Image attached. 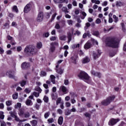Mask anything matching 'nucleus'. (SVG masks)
<instances>
[{"mask_svg":"<svg viewBox=\"0 0 126 126\" xmlns=\"http://www.w3.org/2000/svg\"><path fill=\"white\" fill-rule=\"evenodd\" d=\"M106 45L112 48H118L119 47V41L115 38H109L106 42Z\"/></svg>","mask_w":126,"mask_h":126,"instance_id":"1","label":"nucleus"},{"mask_svg":"<svg viewBox=\"0 0 126 126\" xmlns=\"http://www.w3.org/2000/svg\"><path fill=\"white\" fill-rule=\"evenodd\" d=\"M24 52L28 53V54H30L32 56H35V55L38 53V50L35 46L30 45L25 48Z\"/></svg>","mask_w":126,"mask_h":126,"instance_id":"2","label":"nucleus"},{"mask_svg":"<svg viewBox=\"0 0 126 126\" xmlns=\"http://www.w3.org/2000/svg\"><path fill=\"white\" fill-rule=\"evenodd\" d=\"M115 98H116V96L115 95H111V96H108L106 99V100H104L101 101V104L103 106H108V105H109V104L111 103V102H113V101L115 100Z\"/></svg>","mask_w":126,"mask_h":126,"instance_id":"3","label":"nucleus"},{"mask_svg":"<svg viewBox=\"0 0 126 126\" xmlns=\"http://www.w3.org/2000/svg\"><path fill=\"white\" fill-rule=\"evenodd\" d=\"M78 77L81 79L84 80H89V76L85 72L81 71L78 75Z\"/></svg>","mask_w":126,"mask_h":126,"instance_id":"4","label":"nucleus"},{"mask_svg":"<svg viewBox=\"0 0 126 126\" xmlns=\"http://www.w3.org/2000/svg\"><path fill=\"white\" fill-rule=\"evenodd\" d=\"M55 45H59V43L57 42L51 43L50 44V48L49 49V53L53 54L55 51H56V47L55 46Z\"/></svg>","mask_w":126,"mask_h":126,"instance_id":"5","label":"nucleus"},{"mask_svg":"<svg viewBox=\"0 0 126 126\" xmlns=\"http://www.w3.org/2000/svg\"><path fill=\"white\" fill-rule=\"evenodd\" d=\"M43 19H44V13L40 12L37 15L36 21L37 22H42V21H43Z\"/></svg>","mask_w":126,"mask_h":126,"instance_id":"6","label":"nucleus"},{"mask_svg":"<svg viewBox=\"0 0 126 126\" xmlns=\"http://www.w3.org/2000/svg\"><path fill=\"white\" fill-rule=\"evenodd\" d=\"M93 56L94 60L98 59V58H99V57L101 56V51L99 50H97L95 52L94 51L93 52Z\"/></svg>","mask_w":126,"mask_h":126,"instance_id":"7","label":"nucleus"},{"mask_svg":"<svg viewBox=\"0 0 126 126\" xmlns=\"http://www.w3.org/2000/svg\"><path fill=\"white\" fill-rule=\"evenodd\" d=\"M120 121V119H115L114 118L110 120L108 123V125L109 126H114V125H116V123H118V122Z\"/></svg>","mask_w":126,"mask_h":126,"instance_id":"8","label":"nucleus"},{"mask_svg":"<svg viewBox=\"0 0 126 126\" xmlns=\"http://www.w3.org/2000/svg\"><path fill=\"white\" fill-rule=\"evenodd\" d=\"M24 10L25 13H28V12L31 10V4L29 3L27 4L24 8Z\"/></svg>","mask_w":126,"mask_h":126,"instance_id":"9","label":"nucleus"},{"mask_svg":"<svg viewBox=\"0 0 126 126\" xmlns=\"http://www.w3.org/2000/svg\"><path fill=\"white\" fill-rule=\"evenodd\" d=\"M15 73V72L13 70L9 71L6 73L7 75L8 76V77L10 78H14V74Z\"/></svg>","mask_w":126,"mask_h":126,"instance_id":"10","label":"nucleus"},{"mask_svg":"<svg viewBox=\"0 0 126 126\" xmlns=\"http://www.w3.org/2000/svg\"><path fill=\"white\" fill-rule=\"evenodd\" d=\"M60 90H61L63 93L66 94L67 93L68 90L64 86H62L60 88Z\"/></svg>","mask_w":126,"mask_h":126,"instance_id":"11","label":"nucleus"},{"mask_svg":"<svg viewBox=\"0 0 126 126\" xmlns=\"http://www.w3.org/2000/svg\"><path fill=\"white\" fill-rule=\"evenodd\" d=\"M91 46H92V44L89 41H88L84 45V49L85 50H88V49L91 48Z\"/></svg>","mask_w":126,"mask_h":126,"instance_id":"12","label":"nucleus"},{"mask_svg":"<svg viewBox=\"0 0 126 126\" xmlns=\"http://www.w3.org/2000/svg\"><path fill=\"white\" fill-rule=\"evenodd\" d=\"M91 73L93 75H94V76H97L98 78H100L101 77V74L100 73L95 72L94 70L91 71Z\"/></svg>","mask_w":126,"mask_h":126,"instance_id":"13","label":"nucleus"},{"mask_svg":"<svg viewBox=\"0 0 126 126\" xmlns=\"http://www.w3.org/2000/svg\"><path fill=\"white\" fill-rule=\"evenodd\" d=\"M30 66V64H29V63H27L26 62H24L22 64V68H28V67H29Z\"/></svg>","mask_w":126,"mask_h":126,"instance_id":"14","label":"nucleus"},{"mask_svg":"<svg viewBox=\"0 0 126 126\" xmlns=\"http://www.w3.org/2000/svg\"><path fill=\"white\" fill-rule=\"evenodd\" d=\"M18 115L20 116V117H22L24 115V109L20 108L18 111Z\"/></svg>","mask_w":126,"mask_h":126,"instance_id":"15","label":"nucleus"},{"mask_svg":"<svg viewBox=\"0 0 126 126\" xmlns=\"http://www.w3.org/2000/svg\"><path fill=\"white\" fill-rule=\"evenodd\" d=\"M77 60V56L74 55L71 57V61L73 63H76V60Z\"/></svg>","mask_w":126,"mask_h":126,"instance_id":"16","label":"nucleus"},{"mask_svg":"<svg viewBox=\"0 0 126 126\" xmlns=\"http://www.w3.org/2000/svg\"><path fill=\"white\" fill-rule=\"evenodd\" d=\"M63 118L62 116H60L58 120V123L59 124V125H60V126H62V125H63Z\"/></svg>","mask_w":126,"mask_h":126,"instance_id":"17","label":"nucleus"},{"mask_svg":"<svg viewBox=\"0 0 126 126\" xmlns=\"http://www.w3.org/2000/svg\"><path fill=\"white\" fill-rule=\"evenodd\" d=\"M50 78L51 82H52L53 84H56V76L54 75H50Z\"/></svg>","mask_w":126,"mask_h":126,"instance_id":"18","label":"nucleus"},{"mask_svg":"<svg viewBox=\"0 0 126 126\" xmlns=\"http://www.w3.org/2000/svg\"><path fill=\"white\" fill-rule=\"evenodd\" d=\"M90 62V59L88 57H85L83 59L82 63H87Z\"/></svg>","mask_w":126,"mask_h":126,"instance_id":"19","label":"nucleus"},{"mask_svg":"<svg viewBox=\"0 0 126 126\" xmlns=\"http://www.w3.org/2000/svg\"><path fill=\"white\" fill-rule=\"evenodd\" d=\"M116 5V6H119L121 7V6H124V5H125V3L122 1H117Z\"/></svg>","mask_w":126,"mask_h":126,"instance_id":"20","label":"nucleus"},{"mask_svg":"<svg viewBox=\"0 0 126 126\" xmlns=\"http://www.w3.org/2000/svg\"><path fill=\"white\" fill-rule=\"evenodd\" d=\"M26 104L27 106H32V105H33V102H32V100L30 99H27Z\"/></svg>","mask_w":126,"mask_h":126,"instance_id":"21","label":"nucleus"},{"mask_svg":"<svg viewBox=\"0 0 126 126\" xmlns=\"http://www.w3.org/2000/svg\"><path fill=\"white\" fill-rule=\"evenodd\" d=\"M42 47H43V45L42 44V42H39L36 43V48L37 49H38L40 50V49H41Z\"/></svg>","mask_w":126,"mask_h":126,"instance_id":"22","label":"nucleus"},{"mask_svg":"<svg viewBox=\"0 0 126 126\" xmlns=\"http://www.w3.org/2000/svg\"><path fill=\"white\" fill-rule=\"evenodd\" d=\"M87 36H88V37H90L91 36L90 32H85V33H84V34L83 35V38L84 39L86 38Z\"/></svg>","mask_w":126,"mask_h":126,"instance_id":"23","label":"nucleus"},{"mask_svg":"<svg viewBox=\"0 0 126 126\" xmlns=\"http://www.w3.org/2000/svg\"><path fill=\"white\" fill-rule=\"evenodd\" d=\"M38 122L36 120H32L31 121V124L32 126H36Z\"/></svg>","mask_w":126,"mask_h":126,"instance_id":"24","label":"nucleus"},{"mask_svg":"<svg viewBox=\"0 0 126 126\" xmlns=\"http://www.w3.org/2000/svg\"><path fill=\"white\" fill-rule=\"evenodd\" d=\"M60 39L62 40V41H65V40H66V36L63 35H61L60 36Z\"/></svg>","mask_w":126,"mask_h":126,"instance_id":"25","label":"nucleus"},{"mask_svg":"<svg viewBox=\"0 0 126 126\" xmlns=\"http://www.w3.org/2000/svg\"><path fill=\"white\" fill-rule=\"evenodd\" d=\"M27 83V81L22 80L20 82L21 86L23 87L25 85H26V83Z\"/></svg>","mask_w":126,"mask_h":126,"instance_id":"26","label":"nucleus"},{"mask_svg":"<svg viewBox=\"0 0 126 126\" xmlns=\"http://www.w3.org/2000/svg\"><path fill=\"white\" fill-rule=\"evenodd\" d=\"M15 109H18V108H21V103L18 102L14 106Z\"/></svg>","mask_w":126,"mask_h":126,"instance_id":"27","label":"nucleus"},{"mask_svg":"<svg viewBox=\"0 0 126 126\" xmlns=\"http://www.w3.org/2000/svg\"><path fill=\"white\" fill-rule=\"evenodd\" d=\"M56 71L59 74H62L63 72V70L60 68L59 69H56Z\"/></svg>","mask_w":126,"mask_h":126,"instance_id":"28","label":"nucleus"},{"mask_svg":"<svg viewBox=\"0 0 126 126\" xmlns=\"http://www.w3.org/2000/svg\"><path fill=\"white\" fill-rule=\"evenodd\" d=\"M62 11L65 14L68 13V11L67 10V8L66 7H63Z\"/></svg>","mask_w":126,"mask_h":126,"instance_id":"29","label":"nucleus"},{"mask_svg":"<svg viewBox=\"0 0 126 126\" xmlns=\"http://www.w3.org/2000/svg\"><path fill=\"white\" fill-rule=\"evenodd\" d=\"M43 101L45 103H48V102H49V97L47 96L46 95H45L43 97Z\"/></svg>","mask_w":126,"mask_h":126,"instance_id":"30","label":"nucleus"},{"mask_svg":"<svg viewBox=\"0 0 126 126\" xmlns=\"http://www.w3.org/2000/svg\"><path fill=\"white\" fill-rule=\"evenodd\" d=\"M34 90L35 91H37V92H39V93H41V92H42V89H41L39 87H36L34 88Z\"/></svg>","mask_w":126,"mask_h":126,"instance_id":"31","label":"nucleus"},{"mask_svg":"<svg viewBox=\"0 0 126 126\" xmlns=\"http://www.w3.org/2000/svg\"><path fill=\"white\" fill-rule=\"evenodd\" d=\"M71 41V33L70 32L68 33V43H69Z\"/></svg>","mask_w":126,"mask_h":126,"instance_id":"32","label":"nucleus"},{"mask_svg":"<svg viewBox=\"0 0 126 126\" xmlns=\"http://www.w3.org/2000/svg\"><path fill=\"white\" fill-rule=\"evenodd\" d=\"M6 106H11L12 105V101L11 100H7L6 101Z\"/></svg>","mask_w":126,"mask_h":126,"instance_id":"33","label":"nucleus"},{"mask_svg":"<svg viewBox=\"0 0 126 126\" xmlns=\"http://www.w3.org/2000/svg\"><path fill=\"white\" fill-rule=\"evenodd\" d=\"M58 13L57 12H55L54 14L52 15V18H51V21H53V20H55V18H56V16H57Z\"/></svg>","mask_w":126,"mask_h":126,"instance_id":"34","label":"nucleus"},{"mask_svg":"<svg viewBox=\"0 0 126 126\" xmlns=\"http://www.w3.org/2000/svg\"><path fill=\"white\" fill-rule=\"evenodd\" d=\"M23 116L25 118H29V117H30V113L29 112H26L25 113H24Z\"/></svg>","mask_w":126,"mask_h":126,"instance_id":"35","label":"nucleus"},{"mask_svg":"<svg viewBox=\"0 0 126 126\" xmlns=\"http://www.w3.org/2000/svg\"><path fill=\"white\" fill-rule=\"evenodd\" d=\"M0 119H1V120L4 119V115H3V112L2 111L0 112Z\"/></svg>","mask_w":126,"mask_h":126,"instance_id":"36","label":"nucleus"},{"mask_svg":"<svg viewBox=\"0 0 126 126\" xmlns=\"http://www.w3.org/2000/svg\"><path fill=\"white\" fill-rule=\"evenodd\" d=\"M65 0H54V2H56L57 3H62Z\"/></svg>","mask_w":126,"mask_h":126,"instance_id":"37","label":"nucleus"},{"mask_svg":"<svg viewBox=\"0 0 126 126\" xmlns=\"http://www.w3.org/2000/svg\"><path fill=\"white\" fill-rule=\"evenodd\" d=\"M113 18L115 20V22L117 23L119 21V18H118L116 15L113 16Z\"/></svg>","mask_w":126,"mask_h":126,"instance_id":"38","label":"nucleus"},{"mask_svg":"<svg viewBox=\"0 0 126 126\" xmlns=\"http://www.w3.org/2000/svg\"><path fill=\"white\" fill-rule=\"evenodd\" d=\"M12 97H13V99H14V100L16 99V98H18V94L15 93L13 94L12 95Z\"/></svg>","mask_w":126,"mask_h":126,"instance_id":"39","label":"nucleus"},{"mask_svg":"<svg viewBox=\"0 0 126 126\" xmlns=\"http://www.w3.org/2000/svg\"><path fill=\"white\" fill-rule=\"evenodd\" d=\"M32 94L35 96V97H38L39 96H40V94L39 93H37L36 92H34Z\"/></svg>","mask_w":126,"mask_h":126,"instance_id":"40","label":"nucleus"},{"mask_svg":"<svg viewBox=\"0 0 126 126\" xmlns=\"http://www.w3.org/2000/svg\"><path fill=\"white\" fill-rule=\"evenodd\" d=\"M55 29H61V26H60V24L59 23H56L55 26Z\"/></svg>","mask_w":126,"mask_h":126,"instance_id":"41","label":"nucleus"},{"mask_svg":"<svg viewBox=\"0 0 126 126\" xmlns=\"http://www.w3.org/2000/svg\"><path fill=\"white\" fill-rule=\"evenodd\" d=\"M65 106L67 108H69V107H70V106H71V104L69 102H66L65 103Z\"/></svg>","mask_w":126,"mask_h":126,"instance_id":"42","label":"nucleus"},{"mask_svg":"<svg viewBox=\"0 0 126 126\" xmlns=\"http://www.w3.org/2000/svg\"><path fill=\"white\" fill-rule=\"evenodd\" d=\"M62 101V98L59 97L57 99V101H56V104L59 105Z\"/></svg>","mask_w":126,"mask_h":126,"instance_id":"43","label":"nucleus"},{"mask_svg":"<svg viewBox=\"0 0 126 126\" xmlns=\"http://www.w3.org/2000/svg\"><path fill=\"white\" fill-rule=\"evenodd\" d=\"M49 36H50V33H49V32H46L43 34V37H45V38H48Z\"/></svg>","mask_w":126,"mask_h":126,"instance_id":"44","label":"nucleus"},{"mask_svg":"<svg viewBox=\"0 0 126 126\" xmlns=\"http://www.w3.org/2000/svg\"><path fill=\"white\" fill-rule=\"evenodd\" d=\"M49 116H50V112L46 113L44 114V118H45V119H47V118H49Z\"/></svg>","mask_w":126,"mask_h":126,"instance_id":"45","label":"nucleus"},{"mask_svg":"<svg viewBox=\"0 0 126 126\" xmlns=\"http://www.w3.org/2000/svg\"><path fill=\"white\" fill-rule=\"evenodd\" d=\"M93 35H94V36H99V32L98 31H95L93 33Z\"/></svg>","mask_w":126,"mask_h":126,"instance_id":"46","label":"nucleus"},{"mask_svg":"<svg viewBox=\"0 0 126 126\" xmlns=\"http://www.w3.org/2000/svg\"><path fill=\"white\" fill-rule=\"evenodd\" d=\"M67 23H68V25H72L73 23V21L71 20H69L67 21Z\"/></svg>","mask_w":126,"mask_h":126,"instance_id":"47","label":"nucleus"},{"mask_svg":"<svg viewBox=\"0 0 126 126\" xmlns=\"http://www.w3.org/2000/svg\"><path fill=\"white\" fill-rule=\"evenodd\" d=\"M92 42H93L94 45H98V42L93 38H92Z\"/></svg>","mask_w":126,"mask_h":126,"instance_id":"48","label":"nucleus"},{"mask_svg":"<svg viewBox=\"0 0 126 126\" xmlns=\"http://www.w3.org/2000/svg\"><path fill=\"white\" fill-rule=\"evenodd\" d=\"M13 10L14 11H15L16 12H18V9H17V6H14L13 7Z\"/></svg>","mask_w":126,"mask_h":126,"instance_id":"49","label":"nucleus"},{"mask_svg":"<svg viewBox=\"0 0 126 126\" xmlns=\"http://www.w3.org/2000/svg\"><path fill=\"white\" fill-rule=\"evenodd\" d=\"M101 19L97 18L96 21H95V23L96 24H100V23H101Z\"/></svg>","mask_w":126,"mask_h":126,"instance_id":"50","label":"nucleus"},{"mask_svg":"<svg viewBox=\"0 0 126 126\" xmlns=\"http://www.w3.org/2000/svg\"><path fill=\"white\" fill-rule=\"evenodd\" d=\"M50 41H56L57 40V37L56 36H52L50 38Z\"/></svg>","mask_w":126,"mask_h":126,"instance_id":"51","label":"nucleus"},{"mask_svg":"<svg viewBox=\"0 0 126 126\" xmlns=\"http://www.w3.org/2000/svg\"><path fill=\"white\" fill-rule=\"evenodd\" d=\"M84 115L85 116V117H86V118H90L91 117V115L88 113H84Z\"/></svg>","mask_w":126,"mask_h":126,"instance_id":"52","label":"nucleus"},{"mask_svg":"<svg viewBox=\"0 0 126 126\" xmlns=\"http://www.w3.org/2000/svg\"><path fill=\"white\" fill-rule=\"evenodd\" d=\"M9 114L11 115V117H12L13 118H15L16 117V115H15V114H14L12 111H10Z\"/></svg>","mask_w":126,"mask_h":126,"instance_id":"53","label":"nucleus"},{"mask_svg":"<svg viewBox=\"0 0 126 126\" xmlns=\"http://www.w3.org/2000/svg\"><path fill=\"white\" fill-rule=\"evenodd\" d=\"M41 76H46V75H47V73L44 71H42L41 72Z\"/></svg>","mask_w":126,"mask_h":126,"instance_id":"54","label":"nucleus"},{"mask_svg":"<svg viewBox=\"0 0 126 126\" xmlns=\"http://www.w3.org/2000/svg\"><path fill=\"white\" fill-rule=\"evenodd\" d=\"M47 121L49 123H54V119L53 118L49 119Z\"/></svg>","mask_w":126,"mask_h":126,"instance_id":"55","label":"nucleus"},{"mask_svg":"<svg viewBox=\"0 0 126 126\" xmlns=\"http://www.w3.org/2000/svg\"><path fill=\"white\" fill-rule=\"evenodd\" d=\"M7 38L8 40H9L10 41H11V42L12 41H13V38H12V37H11L9 35L7 36Z\"/></svg>","mask_w":126,"mask_h":126,"instance_id":"56","label":"nucleus"},{"mask_svg":"<svg viewBox=\"0 0 126 126\" xmlns=\"http://www.w3.org/2000/svg\"><path fill=\"white\" fill-rule=\"evenodd\" d=\"M64 84H65V85H68V84H69V82H68V80H64Z\"/></svg>","mask_w":126,"mask_h":126,"instance_id":"57","label":"nucleus"},{"mask_svg":"<svg viewBox=\"0 0 126 126\" xmlns=\"http://www.w3.org/2000/svg\"><path fill=\"white\" fill-rule=\"evenodd\" d=\"M57 113H58V114L60 115H62V114H63V110H62L61 109H59L57 110Z\"/></svg>","mask_w":126,"mask_h":126,"instance_id":"58","label":"nucleus"},{"mask_svg":"<svg viewBox=\"0 0 126 126\" xmlns=\"http://www.w3.org/2000/svg\"><path fill=\"white\" fill-rule=\"evenodd\" d=\"M25 120H21L20 121H19V123L18 124V126H21L22 125V122H25Z\"/></svg>","mask_w":126,"mask_h":126,"instance_id":"59","label":"nucleus"},{"mask_svg":"<svg viewBox=\"0 0 126 126\" xmlns=\"http://www.w3.org/2000/svg\"><path fill=\"white\" fill-rule=\"evenodd\" d=\"M25 92H26V93H30V92H31V90L29 89H26L25 90Z\"/></svg>","mask_w":126,"mask_h":126,"instance_id":"60","label":"nucleus"},{"mask_svg":"<svg viewBox=\"0 0 126 126\" xmlns=\"http://www.w3.org/2000/svg\"><path fill=\"white\" fill-rule=\"evenodd\" d=\"M108 4V1H104L102 4V5L103 6H106V5H107Z\"/></svg>","mask_w":126,"mask_h":126,"instance_id":"61","label":"nucleus"},{"mask_svg":"<svg viewBox=\"0 0 126 126\" xmlns=\"http://www.w3.org/2000/svg\"><path fill=\"white\" fill-rule=\"evenodd\" d=\"M35 108L36 110H39V109H40V105L36 103L35 104Z\"/></svg>","mask_w":126,"mask_h":126,"instance_id":"62","label":"nucleus"},{"mask_svg":"<svg viewBox=\"0 0 126 126\" xmlns=\"http://www.w3.org/2000/svg\"><path fill=\"white\" fill-rule=\"evenodd\" d=\"M60 108L62 110H63L64 109V106H63V102H62L61 105H60Z\"/></svg>","mask_w":126,"mask_h":126,"instance_id":"63","label":"nucleus"},{"mask_svg":"<svg viewBox=\"0 0 126 126\" xmlns=\"http://www.w3.org/2000/svg\"><path fill=\"white\" fill-rule=\"evenodd\" d=\"M69 100H70V97L67 96L65 97V101H69Z\"/></svg>","mask_w":126,"mask_h":126,"instance_id":"64","label":"nucleus"}]
</instances>
